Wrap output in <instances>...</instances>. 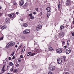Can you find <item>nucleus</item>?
<instances>
[{"mask_svg": "<svg viewBox=\"0 0 74 74\" xmlns=\"http://www.w3.org/2000/svg\"><path fill=\"white\" fill-rule=\"evenodd\" d=\"M14 45H15V43L14 42H11L7 45L6 47L7 48H8L10 47L14 46Z\"/></svg>", "mask_w": 74, "mask_h": 74, "instance_id": "f257e3e1", "label": "nucleus"}, {"mask_svg": "<svg viewBox=\"0 0 74 74\" xmlns=\"http://www.w3.org/2000/svg\"><path fill=\"white\" fill-rule=\"evenodd\" d=\"M55 69V67L54 66H51L49 67V70L50 71H53Z\"/></svg>", "mask_w": 74, "mask_h": 74, "instance_id": "f03ea898", "label": "nucleus"}, {"mask_svg": "<svg viewBox=\"0 0 74 74\" xmlns=\"http://www.w3.org/2000/svg\"><path fill=\"white\" fill-rule=\"evenodd\" d=\"M30 33V30L27 29L23 31V34H28Z\"/></svg>", "mask_w": 74, "mask_h": 74, "instance_id": "7ed1b4c3", "label": "nucleus"}, {"mask_svg": "<svg viewBox=\"0 0 74 74\" xmlns=\"http://www.w3.org/2000/svg\"><path fill=\"white\" fill-rule=\"evenodd\" d=\"M62 50L61 49H58L56 50V52L58 53H61L62 52Z\"/></svg>", "mask_w": 74, "mask_h": 74, "instance_id": "20e7f679", "label": "nucleus"}, {"mask_svg": "<svg viewBox=\"0 0 74 74\" xmlns=\"http://www.w3.org/2000/svg\"><path fill=\"white\" fill-rule=\"evenodd\" d=\"M70 52H71V50L70 49H68L66 51V55L70 53Z\"/></svg>", "mask_w": 74, "mask_h": 74, "instance_id": "39448f33", "label": "nucleus"}, {"mask_svg": "<svg viewBox=\"0 0 74 74\" xmlns=\"http://www.w3.org/2000/svg\"><path fill=\"white\" fill-rule=\"evenodd\" d=\"M57 62L59 64H60L62 62V58H60L57 59Z\"/></svg>", "mask_w": 74, "mask_h": 74, "instance_id": "423d86ee", "label": "nucleus"}, {"mask_svg": "<svg viewBox=\"0 0 74 74\" xmlns=\"http://www.w3.org/2000/svg\"><path fill=\"white\" fill-rule=\"evenodd\" d=\"M8 16L11 18H15V14L14 13L10 14L8 15Z\"/></svg>", "mask_w": 74, "mask_h": 74, "instance_id": "0eeeda50", "label": "nucleus"}, {"mask_svg": "<svg viewBox=\"0 0 74 74\" xmlns=\"http://www.w3.org/2000/svg\"><path fill=\"white\" fill-rule=\"evenodd\" d=\"M41 25H39L38 26H37V27L36 28V30H40L41 29Z\"/></svg>", "mask_w": 74, "mask_h": 74, "instance_id": "6e6552de", "label": "nucleus"}, {"mask_svg": "<svg viewBox=\"0 0 74 74\" xmlns=\"http://www.w3.org/2000/svg\"><path fill=\"white\" fill-rule=\"evenodd\" d=\"M70 0H67L66 2V5L67 6H69L70 5Z\"/></svg>", "mask_w": 74, "mask_h": 74, "instance_id": "1a4fd4ad", "label": "nucleus"}, {"mask_svg": "<svg viewBox=\"0 0 74 74\" xmlns=\"http://www.w3.org/2000/svg\"><path fill=\"white\" fill-rule=\"evenodd\" d=\"M64 34H63V33L62 32H61L60 33V34H59V36L60 37H63V36H64Z\"/></svg>", "mask_w": 74, "mask_h": 74, "instance_id": "9d476101", "label": "nucleus"}, {"mask_svg": "<svg viewBox=\"0 0 74 74\" xmlns=\"http://www.w3.org/2000/svg\"><path fill=\"white\" fill-rule=\"evenodd\" d=\"M46 10L48 12H51V8L50 7H48L46 8Z\"/></svg>", "mask_w": 74, "mask_h": 74, "instance_id": "9b49d317", "label": "nucleus"}, {"mask_svg": "<svg viewBox=\"0 0 74 74\" xmlns=\"http://www.w3.org/2000/svg\"><path fill=\"white\" fill-rule=\"evenodd\" d=\"M23 4H24V1H23V0H22L21 1L20 5L21 6H22V5H23Z\"/></svg>", "mask_w": 74, "mask_h": 74, "instance_id": "f8f14e48", "label": "nucleus"}, {"mask_svg": "<svg viewBox=\"0 0 74 74\" xmlns=\"http://www.w3.org/2000/svg\"><path fill=\"white\" fill-rule=\"evenodd\" d=\"M7 28V26L5 25L2 26L1 27V29L2 30H4V29H5Z\"/></svg>", "mask_w": 74, "mask_h": 74, "instance_id": "ddd939ff", "label": "nucleus"}, {"mask_svg": "<svg viewBox=\"0 0 74 74\" xmlns=\"http://www.w3.org/2000/svg\"><path fill=\"white\" fill-rule=\"evenodd\" d=\"M25 47H24L22 49V51L21 52H22V53H24V52H25Z\"/></svg>", "mask_w": 74, "mask_h": 74, "instance_id": "4468645a", "label": "nucleus"}, {"mask_svg": "<svg viewBox=\"0 0 74 74\" xmlns=\"http://www.w3.org/2000/svg\"><path fill=\"white\" fill-rule=\"evenodd\" d=\"M5 21L6 23H8V22H10V19L9 18H7L5 20Z\"/></svg>", "mask_w": 74, "mask_h": 74, "instance_id": "2eb2a0df", "label": "nucleus"}, {"mask_svg": "<svg viewBox=\"0 0 74 74\" xmlns=\"http://www.w3.org/2000/svg\"><path fill=\"white\" fill-rule=\"evenodd\" d=\"M23 25V26H24V27H27L28 25L26 23H24Z\"/></svg>", "mask_w": 74, "mask_h": 74, "instance_id": "dca6fc26", "label": "nucleus"}, {"mask_svg": "<svg viewBox=\"0 0 74 74\" xmlns=\"http://www.w3.org/2000/svg\"><path fill=\"white\" fill-rule=\"evenodd\" d=\"M64 26H63V25H62L60 26V30H62L63 29H64Z\"/></svg>", "mask_w": 74, "mask_h": 74, "instance_id": "f3484780", "label": "nucleus"}, {"mask_svg": "<svg viewBox=\"0 0 74 74\" xmlns=\"http://www.w3.org/2000/svg\"><path fill=\"white\" fill-rule=\"evenodd\" d=\"M47 18H49V16H50V14H49V13H47Z\"/></svg>", "mask_w": 74, "mask_h": 74, "instance_id": "a211bd4d", "label": "nucleus"}, {"mask_svg": "<svg viewBox=\"0 0 74 74\" xmlns=\"http://www.w3.org/2000/svg\"><path fill=\"white\" fill-rule=\"evenodd\" d=\"M15 66L17 67H19V63L18 62L16 63L15 64Z\"/></svg>", "mask_w": 74, "mask_h": 74, "instance_id": "6ab92c4d", "label": "nucleus"}, {"mask_svg": "<svg viewBox=\"0 0 74 74\" xmlns=\"http://www.w3.org/2000/svg\"><path fill=\"white\" fill-rule=\"evenodd\" d=\"M53 48H52V47H50L49 48V51H53Z\"/></svg>", "mask_w": 74, "mask_h": 74, "instance_id": "aec40b11", "label": "nucleus"}, {"mask_svg": "<svg viewBox=\"0 0 74 74\" xmlns=\"http://www.w3.org/2000/svg\"><path fill=\"white\" fill-rule=\"evenodd\" d=\"M32 54V53L30 52L28 53L27 54V56H29V55H31Z\"/></svg>", "mask_w": 74, "mask_h": 74, "instance_id": "412c9836", "label": "nucleus"}, {"mask_svg": "<svg viewBox=\"0 0 74 74\" xmlns=\"http://www.w3.org/2000/svg\"><path fill=\"white\" fill-rule=\"evenodd\" d=\"M13 4H14V5H16L17 4V3H16L15 1H14L13 2Z\"/></svg>", "mask_w": 74, "mask_h": 74, "instance_id": "4be33fe9", "label": "nucleus"}, {"mask_svg": "<svg viewBox=\"0 0 74 74\" xmlns=\"http://www.w3.org/2000/svg\"><path fill=\"white\" fill-rule=\"evenodd\" d=\"M9 65L10 66H12L13 65V63L12 62H10L9 63Z\"/></svg>", "mask_w": 74, "mask_h": 74, "instance_id": "5701e85b", "label": "nucleus"}, {"mask_svg": "<svg viewBox=\"0 0 74 74\" xmlns=\"http://www.w3.org/2000/svg\"><path fill=\"white\" fill-rule=\"evenodd\" d=\"M15 51H14L12 54H11V55L12 56H13L14 55V54H15Z\"/></svg>", "mask_w": 74, "mask_h": 74, "instance_id": "b1692460", "label": "nucleus"}, {"mask_svg": "<svg viewBox=\"0 0 74 74\" xmlns=\"http://www.w3.org/2000/svg\"><path fill=\"white\" fill-rule=\"evenodd\" d=\"M60 3H59V4L58 6V9L59 10V11H60V10H59V8H60Z\"/></svg>", "mask_w": 74, "mask_h": 74, "instance_id": "393cba45", "label": "nucleus"}, {"mask_svg": "<svg viewBox=\"0 0 74 74\" xmlns=\"http://www.w3.org/2000/svg\"><path fill=\"white\" fill-rule=\"evenodd\" d=\"M5 71L4 70V69H2V72H1V73H4V72Z\"/></svg>", "mask_w": 74, "mask_h": 74, "instance_id": "a878e982", "label": "nucleus"}, {"mask_svg": "<svg viewBox=\"0 0 74 74\" xmlns=\"http://www.w3.org/2000/svg\"><path fill=\"white\" fill-rule=\"evenodd\" d=\"M26 6H27V3H25L23 6V8H24V7H26Z\"/></svg>", "mask_w": 74, "mask_h": 74, "instance_id": "bb28decb", "label": "nucleus"}, {"mask_svg": "<svg viewBox=\"0 0 74 74\" xmlns=\"http://www.w3.org/2000/svg\"><path fill=\"white\" fill-rule=\"evenodd\" d=\"M63 74H69L68 72H64Z\"/></svg>", "mask_w": 74, "mask_h": 74, "instance_id": "cd10ccee", "label": "nucleus"}, {"mask_svg": "<svg viewBox=\"0 0 74 74\" xmlns=\"http://www.w3.org/2000/svg\"><path fill=\"white\" fill-rule=\"evenodd\" d=\"M4 38V37L3 36L1 38H0V41H1V40H3V39Z\"/></svg>", "mask_w": 74, "mask_h": 74, "instance_id": "c85d7f7f", "label": "nucleus"}, {"mask_svg": "<svg viewBox=\"0 0 74 74\" xmlns=\"http://www.w3.org/2000/svg\"><path fill=\"white\" fill-rule=\"evenodd\" d=\"M63 59L64 60V61H65V59H66V56H64L63 57Z\"/></svg>", "mask_w": 74, "mask_h": 74, "instance_id": "c756f323", "label": "nucleus"}, {"mask_svg": "<svg viewBox=\"0 0 74 74\" xmlns=\"http://www.w3.org/2000/svg\"><path fill=\"white\" fill-rule=\"evenodd\" d=\"M35 10L37 12H38V8H35Z\"/></svg>", "mask_w": 74, "mask_h": 74, "instance_id": "7c9ffc66", "label": "nucleus"}, {"mask_svg": "<svg viewBox=\"0 0 74 74\" xmlns=\"http://www.w3.org/2000/svg\"><path fill=\"white\" fill-rule=\"evenodd\" d=\"M30 17L31 18V19H34V17L33 16H31Z\"/></svg>", "mask_w": 74, "mask_h": 74, "instance_id": "2f4dec72", "label": "nucleus"}, {"mask_svg": "<svg viewBox=\"0 0 74 74\" xmlns=\"http://www.w3.org/2000/svg\"><path fill=\"white\" fill-rule=\"evenodd\" d=\"M20 58H23V55H21L20 56Z\"/></svg>", "mask_w": 74, "mask_h": 74, "instance_id": "473e14b6", "label": "nucleus"}, {"mask_svg": "<svg viewBox=\"0 0 74 74\" xmlns=\"http://www.w3.org/2000/svg\"><path fill=\"white\" fill-rule=\"evenodd\" d=\"M3 15V13H0V16H1Z\"/></svg>", "mask_w": 74, "mask_h": 74, "instance_id": "72a5a7b5", "label": "nucleus"}, {"mask_svg": "<svg viewBox=\"0 0 74 74\" xmlns=\"http://www.w3.org/2000/svg\"><path fill=\"white\" fill-rule=\"evenodd\" d=\"M17 71H18V70H17V69H16L14 70V72L16 73Z\"/></svg>", "mask_w": 74, "mask_h": 74, "instance_id": "f704fd0d", "label": "nucleus"}, {"mask_svg": "<svg viewBox=\"0 0 74 74\" xmlns=\"http://www.w3.org/2000/svg\"><path fill=\"white\" fill-rule=\"evenodd\" d=\"M62 44H65V42L64 41H62Z\"/></svg>", "mask_w": 74, "mask_h": 74, "instance_id": "c9c22d12", "label": "nucleus"}, {"mask_svg": "<svg viewBox=\"0 0 74 74\" xmlns=\"http://www.w3.org/2000/svg\"><path fill=\"white\" fill-rule=\"evenodd\" d=\"M34 55H36V53H33L31 55V56H34Z\"/></svg>", "mask_w": 74, "mask_h": 74, "instance_id": "e433bc0d", "label": "nucleus"}, {"mask_svg": "<svg viewBox=\"0 0 74 74\" xmlns=\"http://www.w3.org/2000/svg\"><path fill=\"white\" fill-rule=\"evenodd\" d=\"M29 16H30V17L31 16H32V14L31 13V14H29Z\"/></svg>", "mask_w": 74, "mask_h": 74, "instance_id": "4c0bfd02", "label": "nucleus"}, {"mask_svg": "<svg viewBox=\"0 0 74 74\" xmlns=\"http://www.w3.org/2000/svg\"><path fill=\"white\" fill-rule=\"evenodd\" d=\"M21 47H22V45H21V46H19L18 47V49H20V48H21Z\"/></svg>", "mask_w": 74, "mask_h": 74, "instance_id": "58836bf2", "label": "nucleus"}, {"mask_svg": "<svg viewBox=\"0 0 74 74\" xmlns=\"http://www.w3.org/2000/svg\"><path fill=\"white\" fill-rule=\"evenodd\" d=\"M9 60H11V57H8Z\"/></svg>", "mask_w": 74, "mask_h": 74, "instance_id": "ea45409f", "label": "nucleus"}, {"mask_svg": "<svg viewBox=\"0 0 74 74\" xmlns=\"http://www.w3.org/2000/svg\"><path fill=\"white\" fill-rule=\"evenodd\" d=\"M10 70L11 71H13V68H11L10 69Z\"/></svg>", "mask_w": 74, "mask_h": 74, "instance_id": "a19ab883", "label": "nucleus"}, {"mask_svg": "<svg viewBox=\"0 0 74 74\" xmlns=\"http://www.w3.org/2000/svg\"><path fill=\"white\" fill-rule=\"evenodd\" d=\"M72 36H74V32H73L72 34Z\"/></svg>", "mask_w": 74, "mask_h": 74, "instance_id": "79ce46f5", "label": "nucleus"}, {"mask_svg": "<svg viewBox=\"0 0 74 74\" xmlns=\"http://www.w3.org/2000/svg\"><path fill=\"white\" fill-rule=\"evenodd\" d=\"M69 42H70V41H69V40H68L67 42V44H69Z\"/></svg>", "mask_w": 74, "mask_h": 74, "instance_id": "37998d69", "label": "nucleus"}, {"mask_svg": "<svg viewBox=\"0 0 74 74\" xmlns=\"http://www.w3.org/2000/svg\"><path fill=\"white\" fill-rule=\"evenodd\" d=\"M16 14L17 15H19V12H16Z\"/></svg>", "mask_w": 74, "mask_h": 74, "instance_id": "c03bdc74", "label": "nucleus"}, {"mask_svg": "<svg viewBox=\"0 0 74 74\" xmlns=\"http://www.w3.org/2000/svg\"><path fill=\"white\" fill-rule=\"evenodd\" d=\"M48 74H52V73L49 72V73H48Z\"/></svg>", "mask_w": 74, "mask_h": 74, "instance_id": "a18cd8bd", "label": "nucleus"}, {"mask_svg": "<svg viewBox=\"0 0 74 74\" xmlns=\"http://www.w3.org/2000/svg\"><path fill=\"white\" fill-rule=\"evenodd\" d=\"M5 67V65H3L2 68V69H4V68Z\"/></svg>", "mask_w": 74, "mask_h": 74, "instance_id": "49530a36", "label": "nucleus"}, {"mask_svg": "<svg viewBox=\"0 0 74 74\" xmlns=\"http://www.w3.org/2000/svg\"><path fill=\"white\" fill-rule=\"evenodd\" d=\"M15 58V57L14 56L12 57V59H14Z\"/></svg>", "mask_w": 74, "mask_h": 74, "instance_id": "de8ad7c7", "label": "nucleus"}, {"mask_svg": "<svg viewBox=\"0 0 74 74\" xmlns=\"http://www.w3.org/2000/svg\"><path fill=\"white\" fill-rule=\"evenodd\" d=\"M42 12H41L40 13L41 15H42Z\"/></svg>", "mask_w": 74, "mask_h": 74, "instance_id": "09e8293b", "label": "nucleus"}, {"mask_svg": "<svg viewBox=\"0 0 74 74\" xmlns=\"http://www.w3.org/2000/svg\"><path fill=\"white\" fill-rule=\"evenodd\" d=\"M33 14H34V15H36V12H33Z\"/></svg>", "mask_w": 74, "mask_h": 74, "instance_id": "8fccbe9b", "label": "nucleus"}, {"mask_svg": "<svg viewBox=\"0 0 74 74\" xmlns=\"http://www.w3.org/2000/svg\"><path fill=\"white\" fill-rule=\"evenodd\" d=\"M64 48H67V46H65L64 47Z\"/></svg>", "mask_w": 74, "mask_h": 74, "instance_id": "3c124183", "label": "nucleus"}, {"mask_svg": "<svg viewBox=\"0 0 74 74\" xmlns=\"http://www.w3.org/2000/svg\"><path fill=\"white\" fill-rule=\"evenodd\" d=\"M15 48H17L18 47V45H16L15 46Z\"/></svg>", "mask_w": 74, "mask_h": 74, "instance_id": "603ef678", "label": "nucleus"}, {"mask_svg": "<svg viewBox=\"0 0 74 74\" xmlns=\"http://www.w3.org/2000/svg\"><path fill=\"white\" fill-rule=\"evenodd\" d=\"M18 62H21V60H18Z\"/></svg>", "mask_w": 74, "mask_h": 74, "instance_id": "864d4df0", "label": "nucleus"}, {"mask_svg": "<svg viewBox=\"0 0 74 74\" xmlns=\"http://www.w3.org/2000/svg\"><path fill=\"white\" fill-rule=\"evenodd\" d=\"M73 24H74V21H73Z\"/></svg>", "mask_w": 74, "mask_h": 74, "instance_id": "5fc2aeb1", "label": "nucleus"}, {"mask_svg": "<svg viewBox=\"0 0 74 74\" xmlns=\"http://www.w3.org/2000/svg\"><path fill=\"white\" fill-rule=\"evenodd\" d=\"M1 8H1V7H0V9H1Z\"/></svg>", "mask_w": 74, "mask_h": 74, "instance_id": "6e6d98bb", "label": "nucleus"}, {"mask_svg": "<svg viewBox=\"0 0 74 74\" xmlns=\"http://www.w3.org/2000/svg\"><path fill=\"white\" fill-rule=\"evenodd\" d=\"M21 21H23V20L21 19Z\"/></svg>", "mask_w": 74, "mask_h": 74, "instance_id": "4d7b16f0", "label": "nucleus"}, {"mask_svg": "<svg viewBox=\"0 0 74 74\" xmlns=\"http://www.w3.org/2000/svg\"><path fill=\"white\" fill-rule=\"evenodd\" d=\"M8 74H10V73H8Z\"/></svg>", "mask_w": 74, "mask_h": 74, "instance_id": "13d9d810", "label": "nucleus"}, {"mask_svg": "<svg viewBox=\"0 0 74 74\" xmlns=\"http://www.w3.org/2000/svg\"><path fill=\"white\" fill-rule=\"evenodd\" d=\"M12 0L11 1V2H12Z\"/></svg>", "mask_w": 74, "mask_h": 74, "instance_id": "bf43d9fd", "label": "nucleus"}, {"mask_svg": "<svg viewBox=\"0 0 74 74\" xmlns=\"http://www.w3.org/2000/svg\"><path fill=\"white\" fill-rule=\"evenodd\" d=\"M5 63H6V62H5Z\"/></svg>", "mask_w": 74, "mask_h": 74, "instance_id": "052dcab7", "label": "nucleus"}, {"mask_svg": "<svg viewBox=\"0 0 74 74\" xmlns=\"http://www.w3.org/2000/svg\"><path fill=\"white\" fill-rule=\"evenodd\" d=\"M0 74H1V73H0Z\"/></svg>", "mask_w": 74, "mask_h": 74, "instance_id": "680f3d73", "label": "nucleus"}]
</instances>
